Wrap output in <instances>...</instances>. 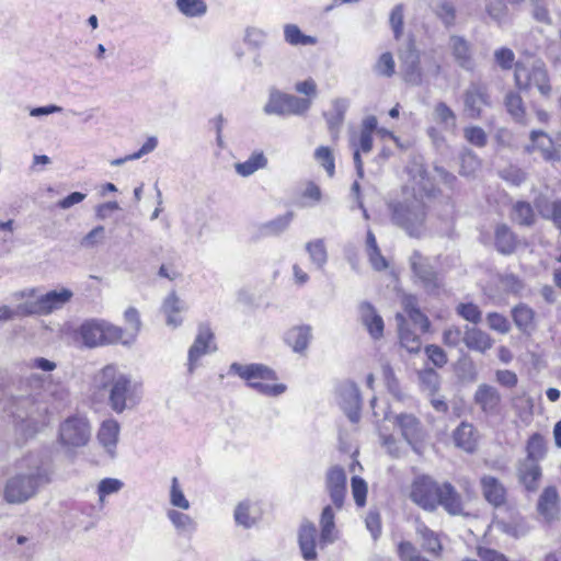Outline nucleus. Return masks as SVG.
<instances>
[{"label": "nucleus", "mask_w": 561, "mask_h": 561, "mask_svg": "<svg viewBox=\"0 0 561 561\" xmlns=\"http://www.w3.org/2000/svg\"><path fill=\"white\" fill-rule=\"evenodd\" d=\"M436 16L443 22L446 27L455 25L456 22V9L455 5L447 0H442L436 4L435 9Z\"/></svg>", "instance_id": "nucleus-51"}, {"label": "nucleus", "mask_w": 561, "mask_h": 561, "mask_svg": "<svg viewBox=\"0 0 561 561\" xmlns=\"http://www.w3.org/2000/svg\"><path fill=\"white\" fill-rule=\"evenodd\" d=\"M514 78L517 88L520 90H528L535 87L546 98L551 94L552 88L549 82L548 71L541 61H535L530 67L517 62L515 65Z\"/></svg>", "instance_id": "nucleus-8"}, {"label": "nucleus", "mask_w": 561, "mask_h": 561, "mask_svg": "<svg viewBox=\"0 0 561 561\" xmlns=\"http://www.w3.org/2000/svg\"><path fill=\"white\" fill-rule=\"evenodd\" d=\"M454 439L458 447L466 451H473L476 448L474 428L471 424L462 422L454 432Z\"/></svg>", "instance_id": "nucleus-37"}, {"label": "nucleus", "mask_w": 561, "mask_h": 561, "mask_svg": "<svg viewBox=\"0 0 561 561\" xmlns=\"http://www.w3.org/2000/svg\"><path fill=\"white\" fill-rule=\"evenodd\" d=\"M352 494L357 506L362 507L366 504L367 483L360 477H353L351 480Z\"/></svg>", "instance_id": "nucleus-59"}, {"label": "nucleus", "mask_w": 561, "mask_h": 561, "mask_svg": "<svg viewBox=\"0 0 561 561\" xmlns=\"http://www.w3.org/2000/svg\"><path fill=\"white\" fill-rule=\"evenodd\" d=\"M373 69L379 77L391 78L396 72V62L392 54L389 51L381 54Z\"/></svg>", "instance_id": "nucleus-46"}, {"label": "nucleus", "mask_w": 561, "mask_h": 561, "mask_svg": "<svg viewBox=\"0 0 561 561\" xmlns=\"http://www.w3.org/2000/svg\"><path fill=\"white\" fill-rule=\"evenodd\" d=\"M335 514L333 507L331 505H327L323 507L321 516H320V540L322 543L328 545L335 541L336 536L334 534L335 530Z\"/></svg>", "instance_id": "nucleus-35"}, {"label": "nucleus", "mask_w": 561, "mask_h": 561, "mask_svg": "<svg viewBox=\"0 0 561 561\" xmlns=\"http://www.w3.org/2000/svg\"><path fill=\"white\" fill-rule=\"evenodd\" d=\"M311 106V100L283 93L276 89L270 91L264 113L267 115H301Z\"/></svg>", "instance_id": "nucleus-9"}, {"label": "nucleus", "mask_w": 561, "mask_h": 561, "mask_svg": "<svg viewBox=\"0 0 561 561\" xmlns=\"http://www.w3.org/2000/svg\"><path fill=\"white\" fill-rule=\"evenodd\" d=\"M546 442L545 438L538 434H533L526 445L527 457L525 460H533L538 462L546 455Z\"/></svg>", "instance_id": "nucleus-44"}, {"label": "nucleus", "mask_w": 561, "mask_h": 561, "mask_svg": "<svg viewBox=\"0 0 561 561\" xmlns=\"http://www.w3.org/2000/svg\"><path fill=\"white\" fill-rule=\"evenodd\" d=\"M434 116L446 129L456 127L457 117L455 112L445 103L438 102L434 107Z\"/></svg>", "instance_id": "nucleus-50"}, {"label": "nucleus", "mask_w": 561, "mask_h": 561, "mask_svg": "<svg viewBox=\"0 0 561 561\" xmlns=\"http://www.w3.org/2000/svg\"><path fill=\"white\" fill-rule=\"evenodd\" d=\"M460 173L466 176L473 175L480 168V160L477 154L470 150H466L461 154Z\"/></svg>", "instance_id": "nucleus-56"}, {"label": "nucleus", "mask_w": 561, "mask_h": 561, "mask_svg": "<svg viewBox=\"0 0 561 561\" xmlns=\"http://www.w3.org/2000/svg\"><path fill=\"white\" fill-rule=\"evenodd\" d=\"M504 105L507 113L514 121L517 123H525V105L522 96L517 92H507L504 98Z\"/></svg>", "instance_id": "nucleus-38"}, {"label": "nucleus", "mask_w": 561, "mask_h": 561, "mask_svg": "<svg viewBox=\"0 0 561 561\" xmlns=\"http://www.w3.org/2000/svg\"><path fill=\"white\" fill-rule=\"evenodd\" d=\"M474 402L484 413L495 415L499 413L501 394L495 387L481 383L476 390Z\"/></svg>", "instance_id": "nucleus-22"}, {"label": "nucleus", "mask_w": 561, "mask_h": 561, "mask_svg": "<svg viewBox=\"0 0 561 561\" xmlns=\"http://www.w3.org/2000/svg\"><path fill=\"white\" fill-rule=\"evenodd\" d=\"M123 376H125V373L116 365L110 364L104 366L92 378L91 389L93 394L100 398H107V401H110V397L113 396Z\"/></svg>", "instance_id": "nucleus-14"}, {"label": "nucleus", "mask_w": 561, "mask_h": 561, "mask_svg": "<svg viewBox=\"0 0 561 561\" xmlns=\"http://www.w3.org/2000/svg\"><path fill=\"white\" fill-rule=\"evenodd\" d=\"M410 266L416 282L427 294L438 295L440 293L443 280L427 257L415 250L410 256Z\"/></svg>", "instance_id": "nucleus-10"}, {"label": "nucleus", "mask_w": 561, "mask_h": 561, "mask_svg": "<svg viewBox=\"0 0 561 561\" xmlns=\"http://www.w3.org/2000/svg\"><path fill=\"white\" fill-rule=\"evenodd\" d=\"M217 350L215 335L207 323L198 325L197 335L188 350V373L192 374L199 358Z\"/></svg>", "instance_id": "nucleus-15"}, {"label": "nucleus", "mask_w": 561, "mask_h": 561, "mask_svg": "<svg viewBox=\"0 0 561 561\" xmlns=\"http://www.w3.org/2000/svg\"><path fill=\"white\" fill-rule=\"evenodd\" d=\"M346 472L341 466H332L325 474V490L336 510H341L346 494Z\"/></svg>", "instance_id": "nucleus-17"}, {"label": "nucleus", "mask_w": 561, "mask_h": 561, "mask_svg": "<svg viewBox=\"0 0 561 561\" xmlns=\"http://www.w3.org/2000/svg\"><path fill=\"white\" fill-rule=\"evenodd\" d=\"M314 158L325 169L328 175L332 178L335 172V164L331 149L325 146H320L314 151Z\"/></svg>", "instance_id": "nucleus-54"}, {"label": "nucleus", "mask_w": 561, "mask_h": 561, "mask_svg": "<svg viewBox=\"0 0 561 561\" xmlns=\"http://www.w3.org/2000/svg\"><path fill=\"white\" fill-rule=\"evenodd\" d=\"M425 354L428 359L434 364V366L442 368L447 364V355L445 351L435 344L427 345L425 347Z\"/></svg>", "instance_id": "nucleus-64"}, {"label": "nucleus", "mask_w": 561, "mask_h": 561, "mask_svg": "<svg viewBox=\"0 0 561 561\" xmlns=\"http://www.w3.org/2000/svg\"><path fill=\"white\" fill-rule=\"evenodd\" d=\"M105 239V228L103 226H98L93 228L89 233H87L81 240V247L85 249H91L103 242Z\"/></svg>", "instance_id": "nucleus-63"}, {"label": "nucleus", "mask_w": 561, "mask_h": 561, "mask_svg": "<svg viewBox=\"0 0 561 561\" xmlns=\"http://www.w3.org/2000/svg\"><path fill=\"white\" fill-rule=\"evenodd\" d=\"M27 466L28 471L25 473H18L8 480L4 488V499L9 503H23L35 495L38 488L45 484L47 472L36 459L27 458L22 461L20 467Z\"/></svg>", "instance_id": "nucleus-2"}, {"label": "nucleus", "mask_w": 561, "mask_h": 561, "mask_svg": "<svg viewBox=\"0 0 561 561\" xmlns=\"http://www.w3.org/2000/svg\"><path fill=\"white\" fill-rule=\"evenodd\" d=\"M403 4L400 3L397 4L390 13L389 23L396 39H399L403 33Z\"/></svg>", "instance_id": "nucleus-61"}, {"label": "nucleus", "mask_w": 561, "mask_h": 561, "mask_svg": "<svg viewBox=\"0 0 561 561\" xmlns=\"http://www.w3.org/2000/svg\"><path fill=\"white\" fill-rule=\"evenodd\" d=\"M456 312L466 321H469L473 324H478L482 320V312L479 307L472 302L459 304L456 307Z\"/></svg>", "instance_id": "nucleus-53"}, {"label": "nucleus", "mask_w": 561, "mask_h": 561, "mask_svg": "<svg viewBox=\"0 0 561 561\" xmlns=\"http://www.w3.org/2000/svg\"><path fill=\"white\" fill-rule=\"evenodd\" d=\"M448 48L459 67L466 70L473 68L472 45L463 36L450 35Z\"/></svg>", "instance_id": "nucleus-19"}, {"label": "nucleus", "mask_w": 561, "mask_h": 561, "mask_svg": "<svg viewBox=\"0 0 561 561\" xmlns=\"http://www.w3.org/2000/svg\"><path fill=\"white\" fill-rule=\"evenodd\" d=\"M440 484L430 477L416 478L411 486L410 499L425 511L433 512L438 507Z\"/></svg>", "instance_id": "nucleus-13"}, {"label": "nucleus", "mask_w": 561, "mask_h": 561, "mask_svg": "<svg viewBox=\"0 0 561 561\" xmlns=\"http://www.w3.org/2000/svg\"><path fill=\"white\" fill-rule=\"evenodd\" d=\"M443 343L448 347H457L465 343V331L457 325H450L443 332Z\"/></svg>", "instance_id": "nucleus-58"}, {"label": "nucleus", "mask_w": 561, "mask_h": 561, "mask_svg": "<svg viewBox=\"0 0 561 561\" xmlns=\"http://www.w3.org/2000/svg\"><path fill=\"white\" fill-rule=\"evenodd\" d=\"M76 337L87 347L114 344L123 337V329L105 321L88 320L79 327Z\"/></svg>", "instance_id": "nucleus-6"}, {"label": "nucleus", "mask_w": 561, "mask_h": 561, "mask_svg": "<svg viewBox=\"0 0 561 561\" xmlns=\"http://www.w3.org/2000/svg\"><path fill=\"white\" fill-rule=\"evenodd\" d=\"M500 175L504 181L515 186L520 185L526 180V173L522 169L513 165L501 170Z\"/></svg>", "instance_id": "nucleus-62"}, {"label": "nucleus", "mask_w": 561, "mask_h": 561, "mask_svg": "<svg viewBox=\"0 0 561 561\" xmlns=\"http://www.w3.org/2000/svg\"><path fill=\"white\" fill-rule=\"evenodd\" d=\"M317 528L314 524L304 523L298 531V545L305 561H314L318 557L316 550Z\"/></svg>", "instance_id": "nucleus-23"}, {"label": "nucleus", "mask_w": 561, "mask_h": 561, "mask_svg": "<svg viewBox=\"0 0 561 561\" xmlns=\"http://www.w3.org/2000/svg\"><path fill=\"white\" fill-rule=\"evenodd\" d=\"M559 495L554 486H548L541 493L538 501V512L547 520L552 519L557 514Z\"/></svg>", "instance_id": "nucleus-34"}, {"label": "nucleus", "mask_w": 561, "mask_h": 561, "mask_svg": "<svg viewBox=\"0 0 561 561\" xmlns=\"http://www.w3.org/2000/svg\"><path fill=\"white\" fill-rule=\"evenodd\" d=\"M126 323L129 325L126 330L123 329V337L118 343L130 345L136 341V337L141 329V320L139 312L136 308L129 307L124 313Z\"/></svg>", "instance_id": "nucleus-31"}, {"label": "nucleus", "mask_w": 561, "mask_h": 561, "mask_svg": "<svg viewBox=\"0 0 561 561\" xmlns=\"http://www.w3.org/2000/svg\"><path fill=\"white\" fill-rule=\"evenodd\" d=\"M157 146H158L157 138L149 137L138 151H136L131 154H127L123 158H117V159L112 160L111 165L119 167V165L126 163L127 161L140 159L145 154H148L151 151H153L157 148Z\"/></svg>", "instance_id": "nucleus-49"}, {"label": "nucleus", "mask_w": 561, "mask_h": 561, "mask_svg": "<svg viewBox=\"0 0 561 561\" xmlns=\"http://www.w3.org/2000/svg\"><path fill=\"white\" fill-rule=\"evenodd\" d=\"M480 483L483 496L491 505L499 507L505 504L506 489L499 479L493 476H483Z\"/></svg>", "instance_id": "nucleus-24"}, {"label": "nucleus", "mask_w": 561, "mask_h": 561, "mask_svg": "<svg viewBox=\"0 0 561 561\" xmlns=\"http://www.w3.org/2000/svg\"><path fill=\"white\" fill-rule=\"evenodd\" d=\"M392 221L410 237L419 238L425 230L426 210L424 203L413 197L390 205Z\"/></svg>", "instance_id": "nucleus-4"}, {"label": "nucleus", "mask_w": 561, "mask_h": 561, "mask_svg": "<svg viewBox=\"0 0 561 561\" xmlns=\"http://www.w3.org/2000/svg\"><path fill=\"white\" fill-rule=\"evenodd\" d=\"M415 531L420 538L422 548L426 552L435 556L440 553L443 547L436 533H434L423 523H417Z\"/></svg>", "instance_id": "nucleus-33"}, {"label": "nucleus", "mask_w": 561, "mask_h": 561, "mask_svg": "<svg viewBox=\"0 0 561 561\" xmlns=\"http://www.w3.org/2000/svg\"><path fill=\"white\" fill-rule=\"evenodd\" d=\"M119 436V424L114 419H107L102 422L96 438L105 453L114 458Z\"/></svg>", "instance_id": "nucleus-21"}, {"label": "nucleus", "mask_w": 561, "mask_h": 561, "mask_svg": "<svg viewBox=\"0 0 561 561\" xmlns=\"http://www.w3.org/2000/svg\"><path fill=\"white\" fill-rule=\"evenodd\" d=\"M294 218V213L288 211L283 216H279L264 225V229L270 234H278L287 229L290 221Z\"/></svg>", "instance_id": "nucleus-57"}, {"label": "nucleus", "mask_w": 561, "mask_h": 561, "mask_svg": "<svg viewBox=\"0 0 561 561\" xmlns=\"http://www.w3.org/2000/svg\"><path fill=\"white\" fill-rule=\"evenodd\" d=\"M266 164L267 159L263 152H254L247 161L236 163L234 170L241 176H250L259 169L265 168Z\"/></svg>", "instance_id": "nucleus-41"}, {"label": "nucleus", "mask_w": 561, "mask_h": 561, "mask_svg": "<svg viewBox=\"0 0 561 561\" xmlns=\"http://www.w3.org/2000/svg\"><path fill=\"white\" fill-rule=\"evenodd\" d=\"M517 472L520 483L527 491H537L541 478V468L538 462L523 460L518 465Z\"/></svg>", "instance_id": "nucleus-27"}, {"label": "nucleus", "mask_w": 561, "mask_h": 561, "mask_svg": "<svg viewBox=\"0 0 561 561\" xmlns=\"http://www.w3.org/2000/svg\"><path fill=\"white\" fill-rule=\"evenodd\" d=\"M309 259L318 270H323L328 262V252L323 239H316L306 243Z\"/></svg>", "instance_id": "nucleus-40"}, {"label": "nucleus", "mask_w": 561, "mask_h": 561, "mask_svg": "<svg viewBox=\"0 0 561 561\" xmlns=\"http://www.w3.org/2000/svg\"><path fill=\"white\" fill-rule=\"evenodd\" d=\"M438 506H442L450 515H461L463 513V502L461 495L449 482L440 484L438 493Z\"/></svg>", "instance_id": "nucleus-25"}, {"label": "nucleus", "mask_w": 561, "mask_h": 561, "mask_svg": "<svg viewBox=\"0 0 561 561\" xmlns=\"http://www.w3.org/2000/svg\"><path fill=\"white\" fill-rule=\"evenodd\" d=\"M178 10L188 18H199L206 14L207 4L204 0H178Z\"/></svg>", "instance_id": "nucleus-45"}, {"label": "nucleus", "mask_w": 561, "mask_h": 561, "mask_svg": "<svg viewBox=\"0 0 561 561\" xmlns=\"http://www.w3.org/2000/svg\"><path fill=\"white\" fill-rule=\"evenodd\" d=\"M284 37L288 44L294 46L317 44L316 37L302 34L300 28L295 24H286L284 26Z\"/></svg>", "instance_id": "nucleus-43"}, {"label": "nucleus", "mask_w": 561, "mask_h": 561, "mask_svg": "<svg viewBox=\"0 0 561 561\" xmlns=\"http://www.w3.org/2000/svg\"><path fill=\"white\" fill-rule=\"evenodd\" d=\"M402 73L407 83L412 85H421L423 73L420 66V58L415 50H409L402 58Z\"/></svg>", "instance_id": "nucleus-28"}, {"label": "nucleus", "mask_w": 561, "mask_h": 561, "mask_svg": "<svg viewBox=\"0 0 561 561\" xmlns=\"http://www.w3.org/2000/svg\"><path fill=\"white\" fill-rule=\"evenodd\" d=\"M44 377L31 374L19 380L5 402V411L16 427L26 436L37 433L47 424L48 404L42 398Z\"/></svg>", "instance_id": "nucleus-1"}, {"label": "nucleus", "mask_w": 561, "mask_h": 561, "mask_svg": "<svg viewBox=\"0 0 561 561\" xmlns=\"http://www.w3.org/2000/svg\"><path fill=\"white\" fill-rule=\"evenodd\" d=\"M512 316L519 330L526 332L533 328L535 312L527 305L520 304L516 306L512 311Z\"/></svg>", "instance_id": "nucleus-42"}, {"label": "nucleus", "mask_w": 561, "mask_h": 561, "mask_svg": "<svg viewBox=\"0 0 561 561\" xmlns=\"http://www.w3.org/2000/svg\"><path fill=\"white\" fill-rule=\"evenodd\" d=\"M46 397H49L55 403L64 404L69 399V391L62 383L54 382L51 379L44 378L42 398L46 400Z\"/></svg>", "instance_id": "nucleus-39"}, {"label": "nucleus", "mask_w": 561, "mask_h": 561, "mask_svg": "<svg viewBox=\"0 0 561 561\" xmlns=\"http://www.w3.org/2000/svg\"><path fill=\"white\" fill-rule=\"evenodd\" d=\"M419 381L423 390L434 393L439 387V375L433 368H424L419 371Z\"/></svg>", "instance_id": "nucleus-52"}, {"label": "nucleus", "mask_w": 561, "mask_h": 561, "mask_svg": "<svg viewBox=\"0 0 561 561\" xmlns=\"http://www.w3.org/2000/svg\"><path fill=\"white\" fill-rule=\"evenodd\" d=\"M91 435V423L83 414L70 415L59 424L58 440L66 448L84 447Z\"/></svg>", "instance_id": "nucleus-7"}, {"label": "nucleus", "mask_w": 561, "mask_h": 561, "mask_svg": "<svg viewBox=\"0 0 561 561\" xmlns=\"http://www.w3.org/2000/svg\"><path fill=\"white\" fill-rule=\"evenodd\" d=\"M230 370L247 380L249 387L264 396L277 397L286 390V386L283 383L270 385L265 382L266 380H275L276 375L274 370L263 364L242 365L233 363Z\"/></svg>", "instance_id": "nucleus-5"}, {"label": "nucleus", "mask_w": 561, "mask_h": 561, "mask_svg": "<svg viewBox=\"0 0 561 561\" xmlns=\"http://www.w3.org/2000/svg\"><path fill=\"white\" fill-rule=\"evenodd\" d=\"M124 486V482L116 478H104L98 484L99 502L104 503L105 497L118 493Z\"/></svg>", "instance_id": "nucleus-48"}, {"label": "nucleus", "mask_w": 561, "mask_h": 561, "mask_svg": "<svg viewBox=\"0 0 561 561\" xmlns=\"http://www.w3.org/2000/svg\"><path fill=\"white\" fill-rule=\"evenodd\" d=\"M493 339L476 327H465V345L468 350L484 354L493 346Z\"/></svg>", "instance_id": "nucleus-26"}, {"label": "nucleus", "mask_w": 561, "mask_h": 561, "mask_svg": "<svg viewBox=\"0 0 561 561\" xmlns=\"http://www.w3.org/2000/svg\"><path fill=\"white\" fill-rule=\"evenodd\" d=\"M463 136L468 142L476 147H484L488 141L485 131L479 126H469L463 129Z\"/></svg>", "instance_id": "nucleus-60"}, {"label": "nucleus", "mask_w": 561, "mask_h": 561, "mask_svg": "<svg viewBox=\"0 0 561 561\" xmlns=\"http://www.w3.org/2000/svg\"><path fill=\"white\" fill-rule=\"evenodd\" d=\"M310 339L311 327L309 325L294 327L288 330L285 337L287 344L291 346L296 353L304 352L308 347Z\"/></svg>", "instance_id": "nucleus-32"}, {"label": "nucleus", "mask_w": 561, "mask_h": 561, "mask_svg": "<svg viewBox=\"0 0 561 561\" xmlns=\"http://www.w3.org/2000/svg\"><path fill=\"white\" fill-rule=\"evenodd\" d=\"M516 238L506 225H500L495 230V247L503 254H511L516 249Z\"/></svg>", "instance_id": "nucleus-36"}, {"label": "nucleus", "mask_w": 561, "mask_h": 561, "mask_svg": "<svg viewBox=\"0 0 561 561\" xmlns=\"http://www.w3.org/2000/svg\"><path fill=\"white\" fill-rule=\"evenodd\" d=\"M141 394V385L133 381L130 376L125 374L113 396L110 397L108 404L114 412L123 413L125 410L136 407Z\"/></svg>", "instance_id": "nucleus-12"}, {"label": "nucleus", "mask_w": 561, "mask_h": 561, "mask_svg": "<svg viewBox=\"0 0 561 561\" xmlns=\"http://www.w3.org/2000/svg\"><path fill=\"white\" fill-rule=\"evenodd\" d=\"M463 113L470 119H479L485 107H491L492 101L489 88L481 81H471L462 94Z\"/></svg>", "instance_id": "nucleus-11"}, {"label": "nucleus", "mask_w": 561, "mask_h": 561, "mask_svg": "<svg viewBox=\"0 0 561 561\" xmlns=\"http://www.w3.org/2000/svg\"><path fill=\"white\" fill-rule=\"evenodd\" d=\"M400 344L410 353H417L421 350V337L409 329L405 318L401 313H397Z\"/></svg>", "instance_id": "nucleus-30"}, {"label": "nucleus", "mask_w": 561, "mask_h": 561, "mask_svg": "<svg viewBox=\"0 0 561 561\" xmlns=\"http://www.w3.org/2000/svg\"><path fill=\"white\" fill-rule=\"evenodd\" d=\"M337 394L339 404L350 421L353 423L358 422L362 399L357 386L352 381H344L339 386Z\"/></svg>", "instance_id": "nucleus-16"}, {"label": "nucleus", "mask_w": 561, "mask_h": 561, "mask_svg": "<svg viewBox=\"0 0 561 561\" xmlns=\"http://www.w3.org/2000/svg\"><path fill=\"white\" fill-rule=\"evenodd\" d=\"M525 149L528 153L538 151L545 161L554 162L560 159L552 139L543 131L533 130L530 133V145H527Z\"/></svg>", "instance_id": "nucleus-20"}, {"label": "nucleus", "mask_w": 561, "mask_h": 561, "mask_svg": "<svg viewBox=\"0 0 561 561\" xmlns=\"http://www.w3.org/2000/svg\"><path fill=\"white\" fill-rule=\"evenodd\" d=\"M360 318L373 339H380L383 334V320L369 302L360 305Z\"/></svg>", "instance_id": "nucleus-29"}, {"label": "nucleus", "mask_w": 561, "mask_h": 561, "mask_svg": "<svg viewBox=\"0 0 561 561\" xmlns=\"http://www.w3.org/2000/svg\"><path fill=\"white\" fill-rule=\"evenodd\" d=\"M394 424L400 428L402 437L416 450L415 445L423 439L420 420L413 414L400 413L396 415Z\"/></svg>", "instance_id": "nucleus-18"}, {"label": "nucleus", "mask_w": 561, "mask_h": 561, "mask_svg": "<svg viewBox=\"0 0 561 561\" xmlns=\"http://www.w3.org/2000/svg\"><path fill=\"white\" fill-rule=\"evenodd\" d=\"M14 297L16 299H25L24 302L16 306L18 313L49 314L68 304L73 297V293L68 288H60L37 296L36 289L30 288L15 293Z\"/></svg>", "instance_id": "nucleus-3"}, {"label": "nucleus", "mask_w": 561, "mask_h": 561, "mask_svg": "<svg viewBox=\"0 0 561 561\" xmlns=\"http://www.w3.org/2000/svg\"><path fill=\"white\" fill-rule=\"evenodd\" d=\"M512 218L522 226H530L534 224L535 215L530 204L517 202L513 207Z\"/></svg>", "instance_id": "nucleus-47"}, {"label": "nucleus", "mask_w": 561, "mask_h": 561, "mask_svg": "<svg viewBox=\"0 0 561 561\" xmlns=\"http://www.w3.org/2000/svg\"><path fill=\"white\" fill-rule=\"evenodd\" d=\"M398 556L400 561H428L421 556L415 546L410 541H401L398 545Z\"/></svg>", "instance_id": "nucleus-55"}]
</instances>
